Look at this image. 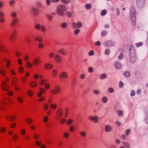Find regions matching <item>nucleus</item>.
<instances>
[{
	"label": "nucleus",
	"mask_w": 148,
	"mask_h": 148,
	"mask_svg": "<svg viewBox=\"0 0 148 148\" xmlns=\"http://www.w3.org/2000/svg\"><path fill=\"white\" fill-rule=\"evenodd\" d=\"M66 6L64 5H60L57 8V14L60 16H63L64 14V12L66 10Z\"/></svg>",
	"instance_id": "obj_1"
},
{
	"label": "nucleus",
	"mask_w": 148,
	"mask_h": 148,
	"mask_svg": "<svg viewBox=\"0 0 148 148\" xmlns=\"http://www.w3.org/2000/svg\"><path fill=\"white\" fill-rule=\"evenodd\" d=\"M61 91V88L59 86H56L54 88L52 89L51 91V92L53 94H57Z\"/></svg>",
	"instance_id": "obj_2"
},
{
	"label": "nucleus",
	"mask_w": 148,
	"mask_h": 148,
	"mask_svg": "<svg viewBox=\"0 0 148 148\" xmlns=\"http://www.w3.org/2000/svg\"><path fill=\"white\" fill-rule=\"evenodd\" d=\"M35 28L38 30H41L42 32H45L47 29L45 26L43 25H41L39 23H36L34 26Z\"/></svg>",
	"instance_id": "obj_3"
},
{
	"label": "nucleus",
	"mask_w": 148,
	"mask_h": 148,
	"mask_svg": "<svg viewBox=\"0 0 148 148\" xmlns=\"http://www.w3.org/2000/svg\"><path fill=\"white\" fill-rule=\"evenodd\" d=\"M63 111L62 109L59 108L57 112L56 117L57 120H60L63 116Z\"/></svg>",
	"instance_id": "obj_4"
},
{
	"label": "nucleus",
	"mask_w": 148,
	"mask_h": 148,
	"mask_svg": "<svg viewBox=\"0 0 148 148\" xmlns=\"http://www.w3.org/2000/svg\"><path fill=\"white\" fill-rule=\"evenodd\" d=\"M130 60L132 63H134L136 60L135 52L134 51H130Z\"/></svg>",
	"instance_id": "obj_5"
},
{
	"label": "nucleus",
	"mask_w": 148,
	"mask_h": 148,
	"mask_svg": "<svg viewBox=\"0 0 148 148\" xmlns=\"http://www.w3.org/2000/svg\"><path fill=\"white\" fill-rule=\"evenodd\" d=\"M31 12L34 16H36L39 14V11L38 9L36 7H34L31 9Z\"/></svg>",
	"instance_id": "obj_6"
},
{
	"label": "nucleus",
	"mask_w": 148,
	"mask_h": 148,
	"mask_svg": "<svg viewBox=\"0 0 148 148\" xmlns=\"http://www.w3.org/2000/svg\"><path fill=\"white\" fill-rule=\"evenodd\" d=\"M136 5L140 8H143L145 3V0H136Z\"/></svg>",
	"instance_id": "obj_7"
},
{
	"label": "nucleus",
	"mask_w": 148,
	"mask_h": 148,
	"mask_svg": "<svg viewBox=\"0 0 148 148\" xmlns=\"http://www.w3.org/2000/svg\"><path fill=\"white\" fill-rule=\"evenodd\" d=\"M17 115H7L5 117V119L11 121H15L17 119Z\"/></svg>",
	"instance_id": "obj_8"
},
{
	"label": "nucleus",
	"mask_w": 148,
	"mask_h": 148,
	"mask_svg": "<svg viewBox=\"0 0 148 148\" xmlns=\"http://www.w3.org/2000/svg\"><path fill=\"white\" fill-rule=\"evenodd\" d=\"M115 45V42L112 40H107L104 43L105 46L108 47L114 46Z\"/></svg>",
	"instance_id": "obj_9"
},
{
	"label": "nucleus",
	"mask_w": 148,
	"mask_h": 148,
	"mask_svg": "<svg viewBox=\"0 0 148 148\" xmlns=\"http://www.w3.org/2000/svg\"><path fill=\"white\" fill-rule=\"evenodd\" d=\"M82 23L80 21L78 22L77 23L73 22L72 24V27L73 28H79L82 26Z\"/></svg>",
	"instance_id": "obj_10"
},
{
	"label": "nucleus",
	"mask_w": 148,
	"mask_h": 148,
	"mask_svg": "<svg viewBox=\"0 0 148 148\" xmlns=\"http://www.w3.org/2000/svg\"><path fill=\"white\" fill-rule=\"evenodd\" d=\"M69 75L67 72L65 71L62 72L60 75V77L61 79L67 78L68 77Z\"/></svg>",
	"instance_id": "obj_11"
},
{
	"label": "nucleus",
	"mask_w": 148,
	"mask_h": 148,
	"mask_svg": "<svg viewBox=\"0 0 148 148\" xmlns=\"http://www.w3.org/2000/svg\"><path fill=\"white\" fill-rule=\"evenodd\" d=\"M17 31L16 30H14L13 32L12 35L10 36V40L12 41H14L16 38L17 35Z\"/></svg>",
	"instance_id": "obj_12"
},
{
	"label": "nucleus",
	"mask_w": 148,
	"mask_h": 148,
	"mask_svg": "<svg viewBox=\"0 0 148 148\" xmlns=\"http://www.w3.org/2000/svg\"><path fill=\"white\" fill-rule=\"evenodd\" d=\"M1 88L4 91H7L9 90L7 84L4 81H3L2 82Z\"/></svg>",
	"instance_id": "obj_13"
},
{
	"label": "nucleus",
	"mask_w": 148,
	"mask_h": 148,
	"mask_svg": "<svg viewBox=\"0 0 148 148\" xmlns=\"http://www.w3.org/2000/svg\"><path fill=\"white\" fill-rule=\"evenodd\" d=\"M32 62L34 65L36 66L40 63L41 60L39 57H36L33 59Z\"/></svg>",
	"instance_id": "obj_14"
},
{
	"label": "nucleus",
	"mask_w": 148,
	"mask_h": 148,
	"mask_svg": "<svg viewBox=\"0 0 148 148\" xmlns=\"http://www.w3.org/2000/svg\"><path fill=\"white\" fill-rule=\"evenodd\" d=\"M89 119L90 120L93 121L95 123H97L99 122V118L97 116H89Z\"/></svg>",
	"instance_id": "obj_15"
},
{
	"label": "nucleus",
	"mask_w": 148,
	"mask_h": 148,
	"mask_svg": "<svg viewBox=\"0 0 148 148\" xmlns=\"http://www.w3.org/2000/svg\"><path fill=\"white\" fill-rule=\"evenodd\" d=\"M19 22V20L18 18H15L12 20V26H14L16 24H18Z\"/></svg>",
	"instance_id": "obj_16"
},
{
	"label": "nucleus",
	"mask_w": 148,
	"mask_h": 148,
	"mask_svg": "<svg viewBox=\"0 0 148 148\" xmlns=\"http://www.w3.org/2000/svg\"><path fill=\"white\" fill-rule=\"evenodd\" d=\"M11 81L12 85L14 86L16 85V84L18 81V79L16 77H13L11 78Z\"/></svg>",
	"instance_id": "obj_17"
},
{
	"label": "nucleus",
	"mask_w": 148,
	"mask_h": 148,
	"mask_svg": "<svg viewBox=\"0 0 148 148\" xmlns=\"http://www.w3.org/2000/svg\"><path fill=\"white\" fill-rule=\"evenodd\" d=\"M55 59L57 62H60L62 61V58L60 55L56 54L55 56Z\"/></svg>",
	"instance_id": "obj_18"
},
{
	"label": "nucleus",
	"mask_w": 148,
	"mask_h": 148,
	"mask_svg": "<svg viewBox=\"0 0 148 148\" xmlns=\"http://www.w3.org/2000/svg\"><path fill=\"white\" fill-rule=\"evenodd\" d=\"M112 127L110 125H106L105 126V131L107 132H109L111 131L112 130Z\"/></svg>",
	"instance_id": "obj_19"
},
{
	"label": "nucleus",
	"mask_w": 148,
	"mask_h": 148,
	"mask_svg": "<svg viewBox=\"0 0 148 148\" xmlns=\"http://www.w3.org/2000/svg\"><path fill=\"white\" fill-rule=\"evenodd\" d=\"M34 39L36 41H38L40 42H42L43 40L42 37L39 36L34 37Z\"/></svg>",
	"instance_id": "obj_20"
},
{
	"label": "nucleus",
	"mask_w": 148,
	"mask_h": 148,
	"mask_svg": "<svg viewBox=\"0 0 148 148\" xmlns=\"http://www.w3.org/2000/svg\"><path fill=\"white\" fill-rule=\"evenodd\" d=\"M131 20L132 21V25H136L135 21L136 20V17L135 15H131Z\"/></svg>",
	"instance_id": "obj_21"
},
{
	"label": "nucleus",
	"mask_w": 148,
	"mask_h": 148,
	"mask_svg": "<svg viewBox=\"0 0 148 148\" xmlns=\"http://www.w3.org/2000/svg\"><path fill=\"white\" fill-rule=\"evenodd\" d=\"M12 103V100L9 98H7L4 103L5 105H8Z\"/></svg>",
	"instance_id": "obj_22"
},
{
	"label": "nucleus",
	"mask_w": 148,
	"mask_h": 148,
	"mask_svg": "<svg viewBox=\"0 0 148 148\" xmlns=\"http://www.w3.org/2000/svg\"><path fill=\"white\" fill-rule=\"evenodd\" d=\"M136 12L135 7L134 6H132L130 9V14L131 15H135Z\"/></svg>",
	"instance_id": "obj_23"
},
{
	"label": "nucleus",
	"mask_w": 148,
	"mask_h": 148,
	"mask_svg": "<svg viewBox=\"0 0 148 148\" xmlns=\"http://www.w3.org/2000/svg\"><path fill=\"white\" fill-rule=\"evenodd\" d=\"M53 66L52 64L49 63H47L45 65V67L46 69H49L52 68Z\"/></svg>",
	"instance_id": "obj_24"
},
{
	"label": "nucleus",
	"mask_w": 148,
	"mask_h": 148,
	"mask_svg": "<svg viewBox=\"0 0 148 148\" xmlns=\"http://www.w3.org/2000/svg\"><path fill=\"white\" fill-rule=\"evenodd\" d=\"M52 75L54 77H56L58 75L57 70L56 69H53L52 71Z\"/></svg>",
	"instance_id": "obj_25"
},
{
	"label": "nucleus",
	"mask_w": 148,
	"mask_h": 148,
	"mask_svg": "<svg viewBox=\"0 0 148 148\" xmlns=\"http://www.w3.org/2000/svg\"><path fill=\"white\" fill-rule=\"evenodd\" d=\"M58 52L59 53H62L64 55H66L67 54L66 52V51L63 49H59L58 50Z\"/></svg>",
	"instance_id": "obj_26"
},
{
	"label": "nucleus",
	"mask_w": 148,
	"mask_h": 148,
	"mask_svg": "<svg viewBox=\"0 0 148 148\" xmlns=\"http://www.w3.org/2000/svg\"><path fill=\"white\" fill-rule=\"evenodd\" d=\"M0 50L3 52H6L7 51V50L5 47L3 45L0 44Z\"/></svg>",
	"instance_id": "obj_27"
},
{
	"label": "nucleus",
	"mask_w": 148,
	"mask_h": 148,
	"mask_svg": "<svg viewBox=\"0 0 148 148\" xmlns=\"http://www.w3.org/2000/svg\"><path fill=\"white\" fill-rule=\"evenodd\" d=\"M25 121L27 124H31L33 122V120L31 118H26Z\"/></svg>",
	"instance_id": "obj_28"
},
{
	"label": "nucleus",
	"mask_w": 148,
	"mask_h": 148,
	"mask_svg": "<svg viewBox=\"0 0 148 148\" xmlns=\"http://www.w3.org/2000/svg\"><path fill=\"white\" fill-rule=\"evenodd\" d=\"M30 85L32 87H36L38 85L37 83L34 81H32L30 83Z\"/></svg>",
	"instance_id": "obj_29"
},
{
	"label": "nucleus",
	"mask_w": 148,
	"mask_h": 148,
	"mask_svg": "<svg viewBox=\"0 0 148 148\" xmlns=\"http://www.w3.org/2000/svg\"><path fill=\"white\" fill-rule=\"evenodd\" d=\"M115 66L116 68L119 69H121L122 67V66L121 63L118 62H117L116 63Z\"/></svg>",
	"instance_id": "obj_30"
},
{
	"label": "nucleus",
	"mask_w": 148,
	"mask_h": 148,
	"mask_svg": "<svg viewBox=\"0 0 148 148\" xmlns=\"http://www.w3.org/2000/svg\"><path fill=\"white\" fill-rule=\"evenodd\" d=\"M91 5L90 3L86 4L85 5V7L87 10L90 9L91 8Z\"/></svg>",
	"instance_id": "obj_31"
},
{
	"label": "nucleus",
	"mask_w": 148,
	"mask_h": 148,
	"mask_svg": "<svg viewBox=\"0 0 148 148\" xmlns=\"http://www.w3.org/2000/svg\"><path fill=\"white\" fill-rule=\"evenodd\" d=\"M0 73L3 76H5L6 73L4 70L0 67Z\"/></svg>",
	"instance_id": "obj_32"
},
{
	"label": "nucleus",
	"mask_w": 148,
	"mask_h": 148,
	"mask_svg": "<svg viewBox=\"0 0 148 148\" xmlns=\"http://www.w3.org/2000/svg\"><path fill=\"white\" fill-rule=\"evenodd\" d=\"M47 80L45 79H42L39 82V84L40 85H44L47 82Z\"/></svg>",
	"instance_id": "obj_33"
},
{
	"label": "nucleus",
	"mask_w": 148,
	"mask_h": 148,
	"mask_svg": "<svg viewBox=\"0 0 148 148\" xmlns=\"http://www.w3.org/2000/svg\"><path fill=\"white\" fill-rule=\"evenodd\" d=\"M6 128L4 127H1L0 130V132L1 133H4L6 132Z\"/></svg>",
	"instance_id": "obj_34"
},
{
	"label": "nucleus",
	"mask_w": 148,
	"mask_h": 148,
	"mask_svg": "<svg viewBox=\"0 0 148 148\" xmlns=\"http://www.w3.org/2000/svg\"><path fill=\"white\" fill-rule=\"evenodd\" d=\"M80 135L83 137H85L87 136L86 132L84 131H81L80 132Z\"/></svg>",
	"instance_id": "obj_35"
},
{
	"label": "nucleus",
	"mask_w": 148,
	"mask_h": 148,
	"mask_svg": "<svg viewBox=\"0 0 148 148\" xmlns=\"http://www.w3.org/2000/svg\"><path fill=\"white\" fill-rule=\"evenodd\" d=\"M27 93L30 97L32 96L33 94V91L31 90H29L27 91Z\"/></svg>",
	"instance_id": "obj_36"
},
{
	"label": "nucleus",
	"mask_w": 148,
	"mask_h": 148,
	"mask_svg": "<svg viewBox=\"0 0 148 148\" xmlns=\"http://www.w3.org/2000/svg\"><path fill=\"white\" fill-rule=\"evenodd\" d=\"M17 100L20 103H22L23 102V98L21 96L18 97L17 98Z\"/></svg>",
	"instance_id": "obj_37"
},
{
	"label": "nucleus",
	"mask_w": 148,
	"mask_h": 148,
	"mask_svg": "<svg viewBox=\"0 0 148 148\" xmlns=\"http://www.w3.org/2000/svg\"><path fill=\"white\" fill-rule=\"evenodd\" d=\"M108 100V99L107 97H103L101 99V101L103 103H106L107 102Z\"/></svg>",
	"instance_id": "obj_38"
},
{
	"label": "nucleus",
	"mask_w": 148,
	"mask_h": 148,
	"mask_svg": "<svg viewBox=\"0 0 148 148\" xmlns=\"http://www.w3.org/2000/svg\"><path fill=\"white\" fill-rule=\"evenodd\" d=\"M27 66L28 68H30L32 67L33 66V64L29 61H28L26 63Z\"/></svg>",
	"instance_id": "obj_39"
},
{
	"label": "nucleus",
	"mask_w": 148,
	"mask_h": 148,
	"mask_svg": "<svg viewBox=\"0 0 148 148\" xmlns=\"http://www.w3.org/2000/svg\"><path fill=\"white\" fill-rule=\"evenodd\" d=\"M73 120L72 119H69L67 121V123L68 125H71L73 122Z\"/></svg>",
	"instance_id": "obj_40"
},
{
	"label": "nucleus",
	"mask_w": 148,
	"mask_h": 148,
	"mask_svg": "<svg viewBox=\"0 0 148 148\" xmlns=\"http://www.w3.org/2000/svg\"><path fill=\"white\" fill-rule=\"evenodd\" d=\"M40 137V135L39 134H34L33 135V138L36 140H37Z\"/></svg>",
	"instance_id": "obj_41"
},
{
	"label": "nucleus",
	"mask_w": 148,
	"mask_h": 148,
	"mask_svg": "<svg viewBox=\"0 0 148 148\" xmlns=\"http://www.w3.org/2000/svg\"><path fill=\"white\" fill-rule=\"evenodd\" d=\"M50 107L51 108L55 109L57 108V105L56 103H53L51 104Z\"/></svg>",
	"instance_id": "obj_42"
},
{
	"label": "nucleus",
	"mask_w": 148,
	"mask_h": 148,
	"mask_svg": "<svg viewBox=\"0 0 148 148\" xmlns=\"http://www.w3.org/2000/svg\"><path fill=\"white\" fill-rule=\"evenodd\" d=\"M12 138L14 140H17L18 139V136L17 134H15L12 136Z\"/></svg>",
	"instance_id": "obj_43"
},
{
	"label": "nucleus",
	"mask_w": 148,
	"mask_h": 148,
	"mask_svg": "<svg viewBox=\"0 0 148 148\" xmlns=\"http://www.w3.org/2000/svg\"><path fill=\"white\" fill-rule=\"evenodd\" d=\"M106 78L107 75L105 73L101 74L100 76V78L101 79H104Z\"/></svg>",
	"instance_id": "obj_44"
},
{
	"label": "nucleus",
	"mask_w": 148,
	"mask_h": 148,
	"mask_svg": "<svg viewBox=\"0 0 148 148\" xmlns=\"http://www.w3.org/2000/svg\"><path fill=\"white\" fill-rule=\"evenodd\" d=\"M62 3L65 4H67L70 3L71 2L70 0H61Z\"/></svg>",
	"instance_id": "obj_45"
},
{
	"label": "nucleus",
	"mask_w": 148,
	"mask_h": 148,
	"mask_svg": "<svg viewBox=\"0 0 148 148\" xmlns=\"http://www.w3.org/2000/svg\"><path fill=\"white\" fill-rule=\"evenodd\" d=\"M45 100V98L44 97H40L37 101L38 102H42Z\"/></svg>",
	"instance_id": "obj_46"
},
{
	"label": "nucleus",
	"mask_w": 148,
	"mask_h": 148,
	"mask_svg": "<svg viewBox=\"0 0 148 148\" xmlns=\"http://www.w3.org/2000/svg\"><path fill=\"white\" fill-rule=\"evenodd\" d=\"M68 24L66 23H62L61 25V26L62 28H65L67 26Z\"/></svg>",
	"instance_id": "obj_47"
},
{
	"label": "nucleus",
	"mask_w": 148,
	"mask_h": 148,
	"mask_svg": "<svg viewBox=\"0 0 148 148\" xmlns=\"http://www.w3.org/2000/svg\"><path fill=\"white\" fill-rule=\"evenodd\" d=\"M46 16L49 21H51L52 20L53 17L52 16L48 14H46Z\"/></svg>",
	"instance_id": "obj_48"
},
{
	"label": "nucleus",
	"mask_w": 148,
	"mask_h": 148,
	"mask_svg": "<svg viewBox=\"0 0 148 148\" xmlns=\"http://www.w3.org/2000/svg\"><path fill=\"white\" fill-rule=\"evenodd\" d=\"M69 136V134L67 132H65L63 134V136L64 138H68Z\"/></svg>",
	"instance_id": "obj_49"
},
{
	"label": "nucleus",
	"mask_w": 148,
	"mask_h": 148,
	"mask_svg": "<svg viewBox=\"0 0 148 148\" xmlns=\"http://www.w3.org/2000/svg\"><path fill=\"white\" fill-rule=\"evenodd\" d=\"M11 15L12 17L15 18H16V17L17 16V14L15 12H12L11 13Z\"/></svg>",
	"instance_id": "obj_50"
},
{
	"label": "nucleus",
	"mask_w": 148,
	"mask_h": 148,
	"mask_svg": "<svg viewBox=\"0 0 148 148\" xmlns=\"http://www.w3.org/2000/svg\"><path fill=\"white\" fill-rule=\"evenodd\" d=\"M36 5L38 7L41 8L42 7V5L40 1L37 2L36 3Z\"/></svg>",
	"instance_id": "obj_51"
},
{
	"label": "nucleus",
	"mask_w": 148,
	"mask_h": 148,
	"mask_svg": "<svg viewBox=\"0 0 148 148\" xmlns=\"http://www.w3.org/2000/svg\"><path fill=\"white\" fill-rule=\"evenodd\" d=\"M43 108L45 110H47L49 108V105L46 103H44L43 104Z\"/></svg>",
	"instance_id": "obj_52"
},
{
	"label": "nucleus",
	"mask_w": 148,
	"mask_h": 148,
	"mask_svg": "<svg viewBox=\"0 0 148 148\" xmlns=\"http://www.w3.org/2000/svg\"><path fill=\"white\" fill-rule=\"evenodd\" d=\"M75 128L73 125L71 126L69 128V130L71 132H73L74 131Z\"/></svg>",
	"instance_id": "obj_53"
},
{
	"label": "nucleus",
	"mask_w": 148,
	"mask_h": 148,
	"mask_svg": "<svg viewBox=\"0 0 148 148\" xmlns=\"http://www.w3.org/2000/svg\"><path fill=\"white\" fill-rule=\"evenodd\" d=\"M10 71L11 73L14 76L16 75V73L13 69H10Z\"/></svg>",
	"instance_id": "obj_54"
},
{
	"label": "nucleus",
	"mask_w": 148,
	"mask_h": 148,
	"mask_svg": "<svg viewBox=\"0 0 148 148\" xmlns=\"http://www.w3.org/2000/svg\"><path fill=\"white\" fill-rule=\"evenodd\" d=\"M80 32V30L79 29H77L75 30L74 32V34L75 35H77Z\"/></svg>",
	"instance_id": "obj_55"
},
{
	"label": "nucleus",
	"mask_w": 148,
	"mask_h": 148,
	"mask_svg": "<svg viewBox=\"0 0 148 148\" xmlns=\"http://www.w3.org/2000/svg\"><path fill=\"white\" fill-rule=\"evenodd\" d=\"M93 93L95 95H97L100 94V91L97 90H93Z\"/></svg>",
	"instance_id": "obj_56"
},
{
	"label": "nucleus",
	"mask_w": 148,
	"mask_h": 148,
	"mask_svg": "<svg viewBox=\"0 0 148 148\" xmlns=\"http://www.w3.org/2000/svg\"><path fill=\"white\" fill-rule=\"evenodd\" d=\"M26 132V130L24 129H21V134L22 135H25Z\"/></svg>",
	"instance_id": "obj_57"
},
{
	"label": "nucleus",
	"mask_w": 148,
	"mask_h": 148,
	"mask_svg": "<svg viewBox=\"0 0 148 148\" xmlns=\"http://www.w3.org/2000/svg\"><path fill=\"white\" fill-rule=\"evenodd\" d=\"M11 64V62L9 60H8L7 61V63L6 65V67L7 68H8L10 67Z\"/></svg>",
	"instance_id": "obj_58"
},
{
	"label": "nucleus",
	"mask_w": 148,
	"mask_h": 148,
	"mask_svg": "<svg viewBox=\"0 0 148 148\" xmlns=\"http://www.w3.org/2000/svg\"><path fill=\"white\" fill-rule=\"evenodd\" d=\"M40 92L42 94L45 93L46 91V90L43 88H40Z\"/></svg>",
	"instance_id": "obj_59"
},
{
	"label": "nucleus",
	"mask_w": 148,
	"mask_h": 148,
	"mask_svg": "<svg viewBox=\"0 0 148 148\" xmlns=\"http://www.w3.org/2000/svg\"><path fill=\"white\" fill-rule=\"evenodd\" d=\"M18 71L19 72L21 73H23L24 71L23 68L21 66H20L19 68Z\"/></svg>",
	"instance_id": "obj_60"
},
{
	"label": "nucleus",
	"mask_w": 148,
	"mask_h": 148,
	"mask_svg": "<svg viewBox=\"0 0 148 148\" xmlns=\"http://www.w3.org/2000/svg\"><path fill=\"white\" fill-rule=\"evenodd\" d=\"M16 125V123H13L11 124V125L10 126V127L13 128L15 127Z\"/></svg>",
	"instance_id": "obj_61"
},
{
	"label": "nucleus",
	"mask_w": 148,
	"mask_h": 148,
	"mask_svg": "<svg viewBox=\"0 0 148 148\" xmlns=\"http://www.w3.org/2000/svg\"><path fill=\"white\" fill-rule=\"evenodd\" d=\"M14 88L15 90L17 91H20L21 90L20 88L17 85L14 86Z\"/></svg>",
	"instance_id": "obj_62"
},
{
	"label": "nucleus",
	"mask_w": 148,
	"mask_h": 148,
	"mask_svg": "<svg viewBox=\"0 0 148 148\" xmlns=\"http://www.w3.org/2000/svg\"><path fill=\"white\" fill-rule=\"evenodd\" d=\"M48 117L47 116H45L44 117L43 119V121L45 123H47L48 122Z\"/></svg>",
	"instance_id": "obj_63"
},
{
	"label": "nucleus",
	"mask_w": 148,
	"mask_h": 148,
	"mask_svg": "<svg viewBox=\"0 0 148 148\" xmlns=\"http://www.w3.org/2000/svg\"><path fill=\"white\" fill-rule=\"evenodd\" d=\"M54 56V54L53 53H50L49 54V57L50 58H53Z\"/></svg>",
	"instance_id": "obj_64"
}]
</instances>
